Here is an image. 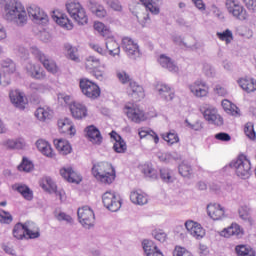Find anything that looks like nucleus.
<instances>
[{"label": "nucleus", "mask_w": 256, "mask_h": 256, "mask_svg": "<svg viewBox=\"0 0 256 256\" xmlns=\"http://www.w3.org/2000/svg\"><path fill=\"white\" fill-rule=\"evenodd\" d=\"M1 67L4 75H12L17 69L15 62L11 59H4L1 62Z\"/></svg>", "instance_id": "obj_42"}, {"label": "nucleus", "mask_w": 256, "mask_h": 256, "mask_svg": "<svg viewBox=\"0 0 256 256\" xmlns=\"http://www.w3.org/2000/svg\"><path fill=\"white\" fill-rule=\"evenodd\" d=\"M27 15L39 25H47L49 22V16L39 6L32 5L27 9Z\"/></svg>", "instance_id": "obj_11"}, {"label": "nucleus", "mask_w": 256, "mask_h": 256, "mask_svg": "<svg viewBox=\"0 0 256 256\" xmlns=\"http://www.w3.org/2000/svg\"><path fill=\"white\" fill-rule=\"evenodd\" d=\"M178 171L182 177H189L191 175L192 169L189 164L182 163L179 165Z\"/></svg>", "instance_id": "obj_56"}, {"label": "nucleus", "mask_w": 256, "mask_h": 256, "mask_svg": "<svg viewBox=\"0 0 256 256\" xmlns=\"http://www.w3.org/2000/svg\"><path fill=\"white\" fill-rule=\"evenodd\" d=\"M79 85L83 95L89 99H97L101 95L99 86L87 78L80 79Z\"/></svg>", "instance_id": "obj_7"}, {"label": "nucleus", "mask_w": 256, "mask_h": 256, "mask_svg": "<svg viewBox=\"0 0 256 256\" xmlns=\"http://www.w3.org/2000/svg\"><path fill=\"white\" fill-rule=\"evenodd\" d=\"M35 115L39 121L53 119V110L49 107H40L36 110Z\"/></svg>", "instance_id": "obj_36"}, {"label": "nucleus", "mask_w": 256, "mask_h": 256, "mask_svg": "<svg viewBox=\"0 0 256 256\" xmlns=\"http://www.w3.org/2000/svg\"><path fill=\"white\" fill-rule=\"evenodd\" d=\"M13 221V216L5 211L0 209V223H5L6 225H9V223H12Z\"/></svg>", "instance_id": "obj_55"}, {"label": "nucleus", "mask_w": 256, "mask_h": 256, "mask_svg": "<svg viewBox=\"0 0 256 256\" xmlns=\"http://www.w3.org/2000/svg\"><path fill=\"white\" fill-rule=\"evenodd\" d=\"M10 101L15 105V107H18V109H25V97H23V94L19 92L18 90H12L10 91Z\"/></svg>", "instance_id": "obj_30"}, {"label": "nucleus", "mask_w": 256, "mask_h": 256, "mask_svg": "<svg viewBox=\"0 0 256 256\" xmlns=\"http://www.w3.org/2000/svg\"><path fill=\"white\" fill-rule=\"evenodd\" d=\"M231 169L235 170V173L241 179H248L251 175V162L244 157H239L230 163Z\"/></svg>", "instance_id": "obj_5"}, {"label": "nucleus", "mask_w": 256, "mask_h": 256, "mask_svg": "<svg viewBox=\"0 0 256 256\" xmlns=\"http://www.w3.org/2000/svg\"><path fill=\"white\" fill-rule=\"evenodd\" d=\"M102 203L108 211H112V213H117L121 209V200L117 198L115 192L107 191L102 196Z\"/></svg>", "instance_id": "obj_9"}, {"label": "nucleus", "mask_w": 256, "mask_h": 256, "mask_svg": "<svg viewBox=\"0 0 256 256\" xmlns=\"http://www.w3.org/2000/svg\"><path fill=\"white\" fill-rule=\"evenodd\" d=\"M186 126L189 127V129H192L193 131H201L203 129V123L199 120L191 124L189 120H185Z\"/></svg>", "instance_id": "obj_59"}, {"label": "nucleus", "mask_w": 256, "mask_h": 256, "mask_svg": "<svg viewBox=\"0 0 256 256\" xmlns=\"http://www.w3.org/2000/svg\"><path fill=\"white\" fill-rule=\"evenodd\" d=\"M79 222L83 227L89 229L93 227V223L95 222V213L89 206H83L78 209L77 212Z\"/></svg>", "instance_id": "obj_10"}, {"label": "nucleus", "mask_w": 256, "mask_h": 256, "mask_svg": "<svg viewBox=\"0 0 256 256\" xmlns=\"http://www.w3.org/2000/svg\"><path fill=\"white\" fill-rule=\"evenodd\" d=\"M92 174L96 179H99L101 183H107L109 185L115 181V169L108 162L94 164Z\"/></svg>", "instance_id": "obj_2"}, {"label": "nucleus", "mask_w": 256, "mask_h": 256, "mask_svg": "<svg viewBox=\"0 0 256 256\" xmlns=\"http://www.w3.org/2000/svg\"><path fill=\"white\" fill-rule=\"evenodd\" d=\"M158 63L163 67V69H167L170 71V73H178L179 72V66L175 64V61L171 59V57L161 54L158 58Z\"/></svg>", "instance_id": "obj_19"}, {"label": "nucleus", "mask_w": 256, "mask_h": 256, "mask_svg": "<svg viewBox=\"0 0 256 256\" xmlns=\"http://www.w3.org/2000/svg\"><path fill=\"white\" fill-rule=\"evenodd\" d=\"M116 77L122 83V85H126V83H131V76L127 74V72L123 70H118L116 72Z\"/></svg>", "instance_id": "obj_53"}, {"label": "nucleus", "mask_w": 256, "mask_h": 256, "mask_svg": "<svg viewBox=\"0 0 256 256\" xmlns=\"http://www.w3.org/2000/svg\"><path fill=\"white\" fill-rule=\"evenodd\" d=\"M44 182L45 184L42 185V189H45V191H49L50 193H55L56 197H59L60 201H63V195H65V192L63 190H57V185L53 182V179L47 177Z\"/></svg>", "instance_id": "obj_27"}, {"label": "nucleus", "mask_w": 256, "mask_h": 256, "mask_svg": "<svg viewBox=\"0 0 256 256\" xmlns=\"http://www.w3.org/2000/svg\"><path fill=\"white\" fill-rule=\"evenodd\" d=\"M86 133L89 141L94 145H101L103 143V136H101V132L95 126H88L86 128Z\"/></svg>", "instance_id": "obj_25"}, {"label": "nucleus", "mask_w": 256, "mask_h": 256, "mask_svg": "<svg viewBox=\"0 0 256 256\" xmlns=\"http://www.w3.org/2000/svg\"><path fill=\"white\" fill-rule=\"evenodd\" d=\"M203 73L205 74L206 77H213V75H215V70L211 65L204 64Z\"/></svg>", "instance_id": "obj_64"}, {"label": "nucleus", "mask_w": 256, "mask_h": 256, "mask_svg": "<svg viewBox=\"0 0 256 256\" xmlns=\"http://www.w3.org/2000/svg\"><path fill=\"white\" fill-rule=\"evenodd\" d=\"M160 178L164 183H173V175L171 170L167 168L160 169Z\"/></svg>", "instance_id": "obj_51"}, {"label": "nucleus", "mask_w": 256, "mask_h": 256, "mask_svg": "<svg viewBox=\"0 0 256 256\" xmlns=\"http://www.w3.org/2000/svg\"><path fill=\"white\" fill-rule=\"evenodd\" d=\"M101 65V60L95 56H88L86 58L85 66L86 69H97Z\"/></svg>", "instance_id": "obj_47"}, {"label": "nucleus", "mask_w": 256, "mask_h": 256, "mask_svg": "<svg viewBox=\"0 0 256 256\" xmlns=\"http://www.w3.org/2000/svg\"><path fill=\"white\" fill-rule=\"evenodd\" d=\"M33 162H31L27 158H23L22 163L18 166L19 171H24L25 173H29L33 171Z\"/></svg>", "instance_id": "obj_49"}, {"label": "nucleus", "mask_w": 256, "mask_h": 256, "mask_svg": "<svg viewBox=\"0 0 256 256\" xmlns=\"http://www.w3.org/2000/svg\"><path fill=\"white\" fill-rule=\"evenodd\" d=\"M3 17L5 21L13 23L16 27H25L27 25V10L19 0H8L5 3Z\"/></svg>", "instance_id": "obj_1"}, {"label": "nucleus", "mask_w": 256, "mask_h": 256, "mask_svg": "<svg viewBox=\"0 0 256 256\" xmlns=\"http://www.w3.org/2000/svg\"><path fill=\"white\" fill-rule=\"evenodd\" d=\"M225 6L228 13L238 21H247L249 19V13H247L245 7L239 4V2L235 0H226Z\"/></svg>", "instance_id": "obj_6"}, {"label": "nucleus", "mask_w": 256, "mask_h": 256, "mask_svg": "<svg viewBox=\"0 0 256 256\" xmlns=\"http://www.w3.org/2000/svg\"><path fill=\"white\" fill-rule=\"evenodd\" d=\"M173 256H193V254H191L185 247L176 246L173 251Z\"/></svg>", "instance_id": "obj_58"}, {"label": "nucleus", "mask_w": 256, "mask_h": 256, "mask_svg": "<svg viewBox=\"0 0 256 256\" xmlns=\"http://www.w3.org/2000/svg\"><path fill=\"white\" fill-rule=\"evenodd\" d=\"M110 137L115 141L113 149L116 153H125L127 151V143H125V140L117 132L112 131Z\"/></svg>", "instance_id": "obj_26"}, {"label": "nucleus", "mask_w": 256, "mask_h": 256, "mask_svg": "<svg viewBox=\"0 0 256 256\" xmlns=\"http://www.w3.org/2000/svg\"><path fill=\"white\" fill-rule=\"evenodd\" d=\"M155 89H156L158 95L161 97L162 95H165L166 91L169 90V85L163 84V83H158V84H156Z\"/></svg>", "instance_id": "obj_61"}, {"label": "nucleus", "mask_w": 256, "mask_h": 256, "mask_svg": "<svg viewBox=\"0 0 256 256\" xmlns=\"http://www.w3.org/2000/svg\"><path fill=\"white\" fill-rule=\"evenodd\" d=\"M233 235H235L236 237H239V235H241V227L238 224H232L221 232L222 237L229 238L233 237Z\"/></svg>", "instance_id": "obj_40"}, {"label": "nucleus", "mask_w": 256, "mask_h": 256, "mask_svg": "<svg viewBox=\"0 0 256 256\" xmlns=\"http://www.w3.org/2000/svg\"><path fill=\"white\" fill-rule=\"evenodd\" d=\"M52 19L57 23V25H60V27L73 29V23H71V20H69V17H67L66 14L54 12Z\"/></svg>", "instance_id": "obj_28"}, {"label": "nucleus", "mask_w": 256, "mask_h": 256, "mask_svg": "<svg viewBox=\"0 0 256 256\" xmlns=\"http://www.w3.org/2000/svg\"><path fill=\"white\" fill-rule=\"evenodd\" d=\"M88 7L93 15L98 17V19H105L107 17V9L105 6L96 0H89Z\"/></svg>", "instance_id": "obj_17"}, {"label": "nucleus", "mask_w": 256, "mask_h": 256, "mask_svg": "<svg viewBox=\"0 0 256 256\" xmlns=\"http://www.w3.org/2000/svg\"><path fill=\"white\" fill-rule=\"evenodd\" d=\"M13 189H15V191H18V193H20L22 197H24V199H26L27 201H31V199H33V191H31V189L28 188L27 185L15 184L13 186Z\"/></svg>", "instance_id": "obj_39"}, {"label": "nucleus", "mask_w": 256, "mask_h": 256, "mask_svg": "<svg viewBox=\"0 0 256 256\" xmlns=\"http://www.w3.org/2000/svg\"><path fill=\"white\" fill-rule=\"evenodd\" d=\"M161 99H164V101H173L175 99V92L171 90V88L168 86V90L164 92V95L160 96Z\"/></svg>", "instance_id": "obj_63"}, {"label": "nucleus", "mask_w": 256, "mask_h": 256, "mask_svg": "<svg viewBox=\"0 0 256 256\" xmlns=\"http://www.w3.org/2000/svg\"><path fill=\"white\" fill-rule=\"evenodd\" d=\"M244 133L246 137H248V139H251L252 141L256 139V133H255V128L253 126V123L248 122L245 124Z\"/></svg>", "instance_id": "obj_50"}, {"label": "nucleus", "mask_w": 256, "mask_h": 256, "mask_svg": "<svg viewBox=\"0 0 256 256\" xmlns=\"http://www.w3.org/2000/svg\"><path fill=\"white\" fill-rule=\"evenodd\" d=\"M142 173H144V175L146 177H149L150 179H157V171L149 165H144L143 166Z\"/></svg>", "instance_id": "obj_54"}, {"label": "nucleus", "mask_w": 256, "mask_h": 256, "mask_svg": "<svg viewBox=\"0 0 256 256\" xmlns=\"http://www.w3.org/2000/svg\"><path fill=\"white\" fill-rule=\"evenodd\" d=\"M235 253L237 256H256L255 250L247 245H237L235 247Z\"/></svg>", "instance_id": "obj_41"}, {"label": "nucleus", "mask_w": 256, "mask_h": 256, "mask_svg": "<svg viewBox=\"0 0 256 256\" xmlns=\"http://www.w3.org/2000/svg\"><path fill=\"white\" fill-rule=\"evenodd\" d=\"M26 235L29 239H37L40 237L39 227L33 222H26Z\"/></svg>", "instance_id": "obj_43"}, {"label": "nucleus", "mask_w": 256, "mask_h": 256, "mask_svg": "<svg viewBox=\"0 0 256 256\" xmlns=\"http://www.w3.org/2000/svg\"><path fill=\"white\" fill-rule=\"evenodd\" d=\"M27 232V223H17L13 228V235L16 239H23Z\"/></svg>", "instance_id": "obj_44"}, {"label": "nucleus", "mask_w": 256, "mask_h": 256, "mask_svg": "<svg viewBox=\"0 0 256 256\" xmlns=\"http://www.w3.org/2000/svg\"><path fill=\"white\" fill-rule=\"evenodd\" d=\"M60 175H61V177L66 179V181H68V183H77V184H79V182L82 181L81 175H79L71 167L62 168L60 170Z\"/></svg>", "instance_id": "obj_21"}, {"label": "nucleus", "mask_w": 256, "mask_h": 256, "mask_svg": "<svg viewBox=\"0 0 256 256\" xmlns=\"http://www.w3.org/2000/svg\"><path fill=\"white\" fill-rule=\"evenodd\" d=\"M64 51L66 53V57L70 59V61H74L75 63H79L81 61L77 47L66 43L64 44Z\"/></svg>", "instance_id": "obj_33"}, {"label": "nucleus", "mask_w": 256, "mask_h": 256, "mask_svg": "<svg viewBox=\"0 0 256 256\" xmlns=\"http://www.w3.org/2000/svg\"><path fill=\"white\" fill-rule=\"evenodd\" d=\"M172 41L173 43H175L176 45H179L180 47H189V45H187V43H185V41L183 40V36L181 35H173L172 36Z\"/></svg>", "instance_id": "obj_62"}, {"label": "nucleus", "mask_w": 256, "mask_h": 256, "mask_svg": "<svg viewBox=\"0 0 256 256\" xmlns=\"http://www.w3.org/2000/svg\"><path fill=\"white\" fill-rule=\"evenodd\" d=\"M26 71L30 77H33V79H45V71H43V68H41L39 64L28 62Z\"/></svg>", "instance_id": "obj_23"}, {"label": "nucleus", "mask_w": 256, "mask_h": 256, "mask_svg": "<svg viewBox=\"0 0 256 256\" xmlns=\"http://www.w3.org/2000/svg\"><path fill=\"white\" fill-rule=\"evenodd\" d=\"M103 3L112 11H116L117 13H121L123 11V4H121L120 0H103Z\"/></svg>", "instance_id": "obj_45"}, {"label": "nucleus", "mask_w": 256, "mask_h": 256, "mask_svg": "<svg viewBox=\"0 0 256 256\" xmlns=\"http://www.w3.org/2000/svg\"><path fill=\"white\" fill-rule=\"evenodd\" d=\"M125 113L128 119H131L134 123H141V121H145V112L139 109V106L135 104L126 105Z\"/></svg>", "instance_id": "obj_14"}, {"label": "nucleus", "mask_w": 256, "mask_h": 256, "mask_svg": "<svg viewBox=\"0 0 256 256\" xmlns=\"http://www.w3.org/2000/svg\"><path fill=\"white\" fill-rule=\"evenodd\" d=\"M216 36L220 41H225L226 45H229L233 41V32L229 29H226L223 32H217Z\"/></svg>", "instance_id": "obj_46"}, {"label": "nucleus", "mask_w": 256, "mask_h": 256, "mask_svg": "<svg viewBox=\"0 0 256 256\" xmlns=\"http://www.w3.org/2000/svg\"><path fill=\"white\" fill-rule=\"evenodd\" d=\"M122 49L130 59H137L141 56L139 45H137V43H135L130 37H124L122 39Z\"/></svg>", "instance_id": "obj_12"}, {"label": "nucleus", "mask_w": 256, "mask_h": 256, "mask_svg": "<svg viewBox=\"0 0 256 256\" xmlns=\"http://www.w3.org/2000/svg\"><path fill=\"white\" fill-rule=\"evenodd\" d=\"M241 89L243 91H246V93H253V91H256V81L255 79H245L242 78L238 81Z\"/></svg>", "instance_id": "obj_37"}, {"label": "nucleus", "mask_w": 256, "mask_h": 256, "mask_svg": "<svg viewBox=\"0 0 256 256\" xmlns=\"http://www.w3.org/2000/svg\"><path fill=\"white\" fill-rule=\"evenodd\" d=\"M105 45H106V50L108 51L109 55L112 57H115L117 55H120L121 53V47L119 46V43L113 38V36L108 35L105 37Z\"/></svg>", "instance_id": "obj_22"}, {"label": "nucleus", "mask_w": 256, "mask_h": 256, "mask_svg": "<svg viewBox=\"0 0 256 256\" xmlns=\"http://www.w3.org/2000/svg\"><path fill=\"white\" fill-rule=\"evenodd\" d=\"M58 127L61 133L75 135V128L71 125V120H69V118L58 120Z\"/></svg>", "instance_id": "obj_38"}, {"label": "nucleus", "mask_w": 256, "mask_h": 256, "mask_svg": "<svg viewBox=\"0 0 256 256\" xmlns=\"http://www.w3.org/2000/svg\"><path fill=\"white\" fill-rule=\"evenodd\" d=\"M207 213L213 221H221V219L225 218V208L221 204H209Z\"/></svg>", "instance_id": "obj_16"}, {"label": "nucleus", "mask_w": 256, "mask_h": 256, "mask_svg": "<svg viewBox=\"0 0 256 256\" xmlns=\"http://www.w3.org/2000/svg\"><path fill=\"white\" fill-rule=\"evenodd\" d=\"M70 113L74 119H85L87 117V106L80 102L70 104Z\"/></svg>", "instance_id": "obj_18"}, {"label": "nucleus", "mask_w": 256, "mask_h": 256, "mask_svg": "<svg viewBox=\"0 0 256 256\" xmlns=\"http://www.w3.org/2000/svg\"><path fill=\"white\" fill-rule=\"evenodd\" d=\"M142 247L146 256H163V253L152 240H143Z\"/></svg>", "instance_id": "obj_24"}, {"label": "nucleus", "mask_w": 256, "mask_h": 256, "mask_svg": "<svg viewBox=\"0 0 256 256\" xmlns=\"http://www.w3.org/2000/svg\"><path fill=\"white\" fill-rule=\"evenodd\" d=\"M36 147L42 155H45V157L53 158L55 157V154L53 153V148H51V144H49L47 141L40 139L36 142Z\"/></svg>", "instance_id": "obj_32"}, {"label": "nucleus", "mask_w": 256, "mask_h": 256, "mask_svg": "<svg viewBox=\"0 0 256 256\" xmlns=\"http://www.w3.org/2000/svg\"><path fill=\"white\" fill-rule=\"evenodd\" d=\"M128 93L132 99H135V101H141V99H145V90L143 89V86L137 84V82L131 81L129 83Z\"/></svg>", "instance_id": "obj_20"}, {"label": "nucleus", "mask_w": 256, "mask_h": 256, "mask_svg": "<svg viewBox=\"0 0 256 256\" xmlns=\"http://www.w3.org/2000/svg\"><path fill=\"white\" fill-rule=\"evenodd\" d=\"M95 31H98L102 37H108V35H111V30L107 28V26L101 22H96L94 24Z\"/></svg>", "instance_id": "obj_48"}, {"label": "nucleus", "mask_w": 256, "mask_h": 256, "mask_svg": "<svg viewBox=\"0 0 256 256\" xmlns=\"http://www.w3.org/2000/svg\"><path fill=\"white\" fill-rule=\"evenodd\" d=\"M54 146L60 155H69L73 151L71 144L65 139H55Z\"/></svg>", "instance_id": "obj_29"}, {"label": "nucleus", "mask_w": 256, "mask_h": 256, "mask_svg": "<svg viewBox=\"0 0 256 256\" xmlns=\"http://www.w3.org/2000/svg\"><path fill=\"white\" fill-rule=\"evenodd\" d=\"M200 113H202L205 121H208L211 125H217V127H221L223 125V117L219 115L217 108L210 104H203L200 107Z\"/></svg>", "instance_id": "obj_4"}, {"label": "nucleus", "mask_w": 256, "mask_h": 256, "mask_svg": "<svg viewBox=\"0 0 256 256\" xmlns=\"http://www.w3.org/2000/svg\"><path fill=\"white\" fill-rule=\"evenodd\" d=\"M140 139H145V137H152L154 143H159V135L153 130H142L139 132Z\"/></svg>", "instance_id": "obj_52"}, {"label": "nucleus", "mask_w": 256, "mask_h": 256, "mask_svg": "<svg viewBox=\"0 0 256 256\" xmlns=\"http://www.w3.org/2000/svg\"><path fill=\"white\" fill-rule=\"evenodd\" d=\"M66 9L71 17V19L75 20L78 25L87 24V12H85V8L79 2L71 1L66 4Z\"/></svg>", "instance_id": "obj_3"}, {"label": "nucleus", "mask_w": 256, "mask_h": 256, "mask_svg": "<svg viewBox=\"0 0 256 256\" xmlns=\"http://www.w3.org/2000/svg\"><path fill=\"white\" fill-rule=\"evenodd\" d=\"M189 90L194 97H198L199 99L207 97V95H209V85L207 84V82L201 79L196 80L194 83L190 84Z\"/></svg>", "instance_id": "obj_13"}, {"label": "nucleus", "mask_w": 256, "mask_h": 256, "mask_svg": "<svg viewBox=\"0 0 256 256\" xmlns=\"http://www.w3.org/2000/svg\"><path fill=\"white\" fill-rule=\"evenodd\" d=\"M185 227L188 231V233L194 237V239H203L205 237V229H203V226L201 224L195 222V221H186Z\"/></svg>", "instance_id": "obj_15"}, {"label": "nucleus", "mask_w": 256, "mask_h": 256, "mask_svg": "<svg viewBox=\"0 0 256 256\" xmlns=\"http://www.w3.org/2000/svg\"><path fill=\"white\" fill-rule=\"evenodd\" d=\"M30 51L32 55H34V57H36V59H38V61L42 63L43 67H45L47 71H49L50 73H57V64H55V61L50 59L49 56L45 55V53L39 50L37 46H32L30 48Z\"/></svg>", "instance_id": "obj_8"}, {"label": "nucleus", "mask_w": 256, "mask_h": 256, "mask_svg": "<svg viewBox=\"0 0 256 256\" xmlns=\"http://www.w3.org/2000/svg\"><path fill=\"white\" fill-rule=\"evenodd\" d=\"M2 145L5 149L13 150V149H23L25 147V140L18 139H8L2 142Z\"/></svg>", "instance_id": "obj_35"}, {"label": "nucleus", "mask_w": 256, "mask_h": 256, "mask_svg": "<svg viewBox=\"0 0 256 256\" xmlns=\"http://www.w3.org/2000/svg\"><path fill=\"white\" fill-rule=\"evenodd\" d=\"M214 93H215L216 95H218L219 97H226V95L228 94L227 88L223 87V86L220 85V84H217V85L214 87Z\"/></svg>", "instance_id": "obj_60"}, {"label": "nucleus", "mask_w": 256, "mask_h": 256, "mask_svg": "<svg viewBox=\"0 0 256 256\" xmlns=\"http://www.w3.org/2000/svg\"><path fill=\"white\" fill-rule=\"evenodd\" d=\"M140 3L145 7L146 11L152 15H159L161 13V7L157 1L153 0H139Z\"/></svg>", "instance_id": "obj_34"}, {"label": "nucleus", "mask_w": 256, "mask_h": 256, "mask_svg": "<svg viewBox=\"0 0 256 256\" xmlns=\"http://www.w3.org/2000/svg\"><path fill=\"white\" fill-rule=\"evenodd\" d=\"M164 141L170 143V145H174V143H179V135L177 133L169 132L166 136L163 137Z\"/></svg>", "instance_id": "obj_57"}, {"label": "nucleus", "mask_w": 256, "mask_h": 256, "mask_svg": "<svg viewBox=\"0 0 256 256\" xmlns=\"http://www.w3.org/2000/svg\"><path fill=\"white\" fill-rule=\"evenodd\" d=\"M130 201H132L134 205H147V194L141 190H134L130 193Z\"/></svg>", "instance_id": "obj_31"}]
</instances>
